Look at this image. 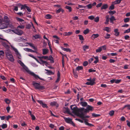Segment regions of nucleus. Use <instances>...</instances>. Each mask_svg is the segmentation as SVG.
<instances>
[{
	"label": "nucleus",
	"mask_w": 130,
	"mask_h": 130,
	"mask_svg": "<svg viewBox=\"0 0 130 130\" xmlns=\"http://www.w3.org/2000/svg\"><path fill=\"white\" fill-rule=\"evenodd\" d=\"M94 17L93 15H91L88 17V18L91 20H92L94 19Z\"/></svg>",
	"instance_id": "55"
},
{
	"label": "nucleus",
	"mask_w": 130,
	"mask_h": 130,
	"mask_svg": "<svg viewBox=\"0 0 130 130\" xmlns=\"http://www.w3.org/2000/svg\"><path fill=\"white\" fill-rule=\"evenodd\" d=\"M31 26L30 24H27L26 25V28L28 29H30L31 27Z\"/></svg>",
	"instance_id": "61"
},
{
	"label": "nucleus",
	"mask_w": 130,
	"mask_h": 130,
	"mask_svg": "<svg viewBox=\"0 0 130 130\" xmlns=\"http://www.w3.org/2000/svg\"><path fill=\"white\" fill-rule=\"evenodd\" d=\"M16 19L17 21L20 22H22L23 21H24V20L23 19L18 17H17Z\"/></svg>",
	"instance_id": "51"
},
{
	"label": "nucleus",
	"mask_w": 130,
	"mask_h": 130,
	"mask_svg": "<svg viewBox=\"0 0 130 130\" xmlns=\"http://www.w3.org/2000/svg\"><path fill=\"white\" fill-rule=\"evenodd\" d=\"M130 18H126L124 19V22L125 23H127L128 22Z\"/></svg>",
	"instance_id": "44"
},
{
	"label": "nucleus",
	"mask_w": 130,
	"mask_h": 130,
	"mask_svg": "<svg viewBox=\"0 0 130 130\" xmlns=\"http://www.w3.org/2000/svg\"><path fill=\"white\" fill-rule=\"evenodd\" d=\"M4 101L7 104H9L10 103V101L7 98H6L5 99Z\"/></svg>",
	"instance_id": "35"
},
{
	"label": "nucleus",
	"mask_w": 130,
	"mask_h": 130,
	"mask_svg": "<svg viewBox=\"0 0 130 130\" xmlns=\"http://www.w3.org/2000/svg\"><path fill=\"white\" fill-rule=\"evenodd\" d=\"M88 64V62L87 61H86L84 62L83 63V65L84 66H87Z\"/></svg>",
	"instance_id": "60"
},
{
	"label": "nucleus",
	"mask_w": 130,
	"mask_h": 130,
	"mask_svg": "<svg viewBox=\"0 0 130 130\" xmlns=\"http://www.w3.org/2000/svg\"><path fill=\"white\" fill-rule=\"evenodd\" d=\"M33 85L36 89L43 90L45 89V88L44 86H40V84L39 83H33Z\"/></svg>",
	"instance_id": "7"
},
{
	"label": "nucleus",
	"mask_w": 130,
	"mask_h": 130,
	"mask_svg": "<svg viewBox=\"0 0 130 130\" xmlns=\"http://www.w3.org/2000/svg\"><path fill=\"white\" fill-rule=\"evenodd\" d=\"M39 60L40 61L39 63L42 65L43 66H44V64H45L46 66H47V65L48 64L47 62L46 61L43 60L42 59H39Z\"/></svg>",
	"instance_id": "13"
},
{
	"label": "nucleus",
	"mask_w": 130,
	"mask_h": 130,
	"mask_svg": "<svg viewBox=\"0 0 130 130\" xmlns=\"http://www.w3.org/2000/svg\"><path fill=\"white\" fill-rule=\"evenodd\" d=\"M24 50L27 52H30V49L28 48H24Z\"/></svg>",
	"instance_id": "63"
},
{
	"label": "nucleus",
	"mask_w": 130,
	"mask_h": 130,
	"mask_svg": "<svg viewBox=\"0 0 130 130\" xmlns=\"http://www.w3.org/2000/svg\"><path fill=\"white\" fill-rule=\"evenodd\" d=\"M103 30H104L106 31L107 32H109L110 31V28L108 27H105Z\"/></svg>",
	"instance_id": "31"
},
{
	"label": "nucleus",
	"mask_w": 130,
	"mask_h": 130,
	"mask_svg": "<svg viewBox=\"0 0 130 130\" xmlns=\"http://www.w3.org/2000/svg\"><path fill=\"white\" fill-rule=\"evenodd\" d=\"M110 22L111 23H113V21L114 20H116V19L113 16H111L109 18Z\"/></svg>",
	"instance_id": "28"
},
{
	"label": "nucleus",
	"mask_w": 130,
	"mask_h": 130,
	"mask_svg": "<svg viewBox=\"0 0 130 130\" xmlns=\"http://www.w3.org/2000/svg\"><path fill=\"white\" fill-rule=\"evenodd\" d=\"M108 7V6L107 4H105L103 5L101 8V9H106Z\"/></svg>",
	"instance_id": "40"
},
{
	"label": "nucleus",
	"mask_w": 130,
	"mask_h": 130,
	"mask_svg": "<svg viewBox=\"0 0 130 130\" xmlns=\"http://www.w3.org/2000/svg\"><path fill=\"white\" fill-rule=\"evenodd\" d=\"M63 119L67 122L69 123H70L73 126H75V124L72 121V119L70 118H66L65 117H63Z\"/></svg>",
	"instance_id": "9"
},
{
	"label": "nucleus",
	"mask_w": 130,
	"mask_h": 130,
	"mask_svg": "<svg viewBox=\"0 0 130 130\" xmlns=\"http://www.w3.org/2000/svg\"><path fill=\"white\" fill-rule=\"evenodd\" d=\"M110 34L107 33L106 34V36H104V38L105 39H108L110 38Z\"/></svg>",
	"instance_id": "46"
},
{
	"label": "nucleus",
	"mask_w": 130,
	"mask_h": 130,
	"mask_svg": "<svg viewBox=\"0 0 130 130\" xmlns=\"http://www.w3.org/2000/svg\"><path fill=\"white\" fill-rule=\"evenodd\" d=\"M11 31L15 34L20 36L22 35L23 33V31L18 28Z\"/></svg>",
	"instance_id": "5"
},
{
	"label": "nucleus",
	"mask_w": 130,
	"mask_h": 130,
	"mask_svg": "<svg viewBox=\"0 0 130 130\" xmlns=\"http://www.w3.org/2000/svg\"><path fill=\"white\" fill-rule=\"evenodd\" d=\"M115 113V111L113 110H111L109 111L108 113L109 115L110 116H112Z\"/></svg>",
	"instance_id": "27"
},
{
	"label": "nucleus",
	"mask_w": 130,
	"mask_h": 130,
	"mask_svg": "<svg viewBox=\"0 0 130 130\" xmlns=\"http://www.w3.org/2000/svg\"><path fill=\"white\" fill-rule=\"evenodd\" d=\"M48 60L50 61V62L51 63H53L54 62L53 58L52 56L50 55L49 57H48Z\"/></svg>",
	"instance_id": "20"
},
{
	"label": "nucleus",
	"mask_w": 130,
	"mask_h": 130,
	"mask_svg": "<svg viewBox=\"0 0 130 130\" xmlns=\"http://www.w3.org/2000/svg\"><path fill=\"white\" fill-rule=\"evenodd\" d=\"M85 6V7H87L88 8V9H90L92 8V4H90L87 5L86 6Z\"/></svg>",
	"instance_id": "41"
},
{
	"label": "nucleus",
	"mask_w": 130,
	"mask_h": 130,
	"mask_svg": "<svg viewBox=\"0 0 130 130\" xmlns=\"http://www.w3.org/2000/svg\"><path fill=\"white\" fill-rule=\"evenodd\" d=\"M83 111L81 113V115H82V117L81 116H79L81 118H82L83 120H84V122L85 124L89 126H93L94 125L93 124L89 123L87 121L88 120L87 119H85V118H89V117L88 116H85L83 114Z\"/></svg>",
	"instance_id": "4"
},
{
	"label": "nucleus",
	"mask_w": 130,
	"mask_h": 130,
	"mask_svg": "<svg viewBox=\"0 0 130 130\" xmlns=\"http://www.w3.org/2000/svg\"><path fill=\"white\" fill-rule=\"evenodd\" d=\"M4 23L1 24L0 25V29H3L7 28L9 27H10L9 22V19L7 16H5Z\"/></svg>",
	"instance_id": "2"
},
{
	"label": "nucleus",
	"mask_w": 130,
	"mask_h": 130,
	"mask_svg": "<svg viewBox=\"0 0 130 130\" xmlns=\"http://www.w3.org/2000/svg\"><path fill=\"white\" fill-rule=\"evenodd\" d=\"M22 67L25 71L29 74H30L32 72L29 70L28 68L24 64Z\"/></svg>",
	"instance_id": "17"
},
{
	"label": "nucleus",
	"mask_w": 130,
	"mask_h": 130,
	"mask_svg": "<svg viewBox=\"0 0 130 130\" xmlns=\"http://www.w3.org/2000/svg\"><path fill=\"white\" fill-rule=\"evenodd\" d=\"M89 48V46L87 45H85L83 47V50L85 51L86 50L88 49Z\"/></svg>",
	"instance_id": "38"
},
{
	"label": "nucleus",
	"mask_w": 130,
	"mask_h": 130,
	"mask_svg": "<svg viewBox=\"0 0 130 130\" xmlns=\"http://www.w3.org/2000/svg\"><path fill=\"white\" fill-rule=\"evenodd\" d=\"M79 39L80 40H84L83 36L81 35H79Z\"/></svg>",
	"instance_id": "53"
},
{
	"label": "nucleus",
	"mask_w": 130,
	"mask_h": 130,
	"mask_svg": "<svg viewBox=\"0 0 130 130\" xmlns=\"http://www.w3.org/2000/svg\"><path fill=\"white\" fill-rule=\"evenodd\" d=\"M4 52L2 51H0V57L1 58H3L4 57Z\"/></svg>",
	"instance_id": "33"
},
{
	"label": "nucleus",
	"mask_w": 130,
	"mask_h": 130,
	"mask_svg": "<svg viewBox=\"0 0 130 130\" xmlns=\"http://www.w3.org/2000/svg\"><path fill=\"white\" fill-rule=\"evenodd\" d=\"M10 44V43L7 40H5L4 41L2 42V45L6 48L8 49L9 48V46L8 44Z\"/></svg>",
	"instance_id": "10"
},
{
	"label": "nucleus",
	"mask_w": 130,
	"mask_h": 130,
	"mask_svg": "<svg viewBox=\"0 0 130 130\" xmlns=\"http://www.w3.org/2000/svg\"><path fill=\"white\" fill-rule=\"evenodd\" d=\"M73 105H71L70 106L72 112L78 116H81L82 117V115L80 114L82 112L84 111V108L78 109L77 107H73Z\"/></svg>",
	"instance_id": "1"
},
{
	"label": "nucleus",
	"mask_w": 130,
	"mask_h": 130,
	"mask_svg": "<svg viewBox=\"0 0 130 130\" xmlns=\"http://www.w3.org/2000/svg\"><path fill=\"white\" fill-rule=\"evenodd\" d=\"M106 46L104 45L98 47L97 49L96 50V53L100 52L102 50H105L106 49Z\"/></svg>",
	"instance_id": "11"
},
{
	"label": "nucleus",
	"mask_w": 130,
	"mask_h": 130,
	"mask_svg": "<svg viewBox=\"0 0 130 130\" xmlns=\"http://www.w3.org/2000/svg\"><path fill=\"white\" fill-rule=\"evenodd\" d=\"M121 79H115V83L116 84H118L121 81Z\"/></svg>",
	"instance_id": "62"
},
{
	"label": "nucleus",
	"mask_w": 130,
	"mask_h": 130,
	"mask_svg": "<svg viewBox=\"0 0 130 130\" xmlns=\"http://www.w3.org/2000/svg\"><path fill=\"white\" fill-rule=\"evenodd\" d=\"M21 6V10H22L23 9H24L25 8H26V6L25 5H22Z\"/></svg>",
	"instance_id": "58"
},
{
	"label": "nucleus",
	"mask_w": 130,
	"mask_h": 130,
	"mask_svg": "<svg viewBox=\"0 0 130 130\" xmlns=\"http://www.w3.org/2000/svg\"><path fill=\"white\" fill-rule=\"evenodd\" d=\"M130 66V64L128 65H125L124 66V69H129L130 68H128V67H129V66Z\"/></svg>",
	"instance_id": "49"
},
{
	"label": "nucleus",
	"mask_w": 130,
	"mask_h": 130,
	"mask_svg": "<svg viewBox=\"0 0 130 130\" xmlns=\"http://www.w3.org/2000/svg\"><path fill=\"white\" fill-rule=\"evenodd\" d=\"M11 47L12 50L15 52V54L18 57V58L20 59L21 58V56L19 52L17 49L12 45H11Z\"/></svg>",
	"instance_id": "8"
},
{
	"label": "nucleus",
	"mask_w": 130,
	"mask_h": 130,
	"mask_svg": "<svg viewBox=\"0 0 130 130\" xmlns=\"http://www.w3.org/2000/svg\"><path fill=\"white\" fill-rule=\"evenodd\" d=\"M122 0H116L112 3V4L116 5L120 4Z\"/></svg>",
	"instance_id": "22"
},
{
	"label": "nucleus",
	"mask_w": 130,
	"mask_h": 130,
	"mask_svg": "<svg viewBox=\"0 0 130 130\" xmlns=\"http://www.w3.org/2000/svg\"><path fill=\"white\" fill-rule=\"evenodd\" d=\"M63 110L65 112L68 113L69 112V110L67 107H64Z\"/></svg>",
	"instance_id": "32"
},
{
	"label": "nucleus",
	"mask_w": 130,
	"mask_h": 130,
	"mask_svg": "<svg viewBox=\"0 0 130 130\" xmlns=\"http://www.w3.org/2000/svg\"><path fill=\"white\" fill-rule=\"evenodd\" d=\"M93 109V108L91 106L88 105L86 108L85 109L84 111L85 112H87L89 111H92Z\"/></svg>",
	"instance_id": "12"
},
{
	"label": "nucleus",
	"mask_w": 130,
	"mask_h": 130,
	"mask_svg": "<svg viewBox=\"0 0 130 130\" xmlns=\"http://www.w3.org/2000/svg\"><path fill=\"white\" fill-rule=\"evenodd\" d=\"M60 79V73L58 71L57 72V80L55 81L56 83H58Z\"/></svg>",
	"instance_id": "19"
},
{
	"label": "nucleus",
	"mask_w": 130,
	"mask_h": 130,
	"mask_svg": "<svg viewBox=\"0 0 130 130\" xmlns=\"http://www.w3.org/2000/svg\"><path fill=\"white\" fill-rule=\"evenodd\" d=\"M95 80L96 78L94 77L92 79H91V78L89 79H87V80L89 82H87L85 84L87 85H93L95 84Z\"/></svg>",
	"instance_id": "6"
},
{
	"label": "nucleus",
	"mask_w": 130,
	"mask_h": 130,
	"mask_svg": "<svg viewBox=\"0 0 130 130\" xmlns=\"http://www.w3.org/2000/svg\"><path fill=\"white\" fill-rule=\"evenodd\" d=\"M61 49L64 51L66 52H70V50L69 48H65L62 47H61Z\"/></svg>",
	"instance_id": "30"
},
{
	"label": "nucleus",
	"mask_w": 130,
	"mask_h": 130,
	"mask_svg": "<svg viewBox=\"0 0 130 130\" xmlns=\"http://www.w3.org/2000/svg\"><path fill=\"white\" fill-rule=\"evenodd\" d=\"M130 32V28L126 30L125 31L124 33H128Z\"/></svg>",
	"instance_id": "64"
},
{
	"label": "nucleus",
	"mask_w": 130,
	"mask_h": 130,
	"mask_svg": "<svg viewBox=\"0 0 130 130\" xmlns=\"http://www.w3.org/2000/svg\"><path fill=\"white\" fill-rule=\"evenodd\" d=\"M30 75L33 76L34 77H35L37 79L38 78L42 80H44V79L43 78H40L38 75H36L34 73L32 72L30 74Z\"/></svg>",
	"instance_id": "14"
},
{
	"label": "nucleus",
	"mask_w": 130,
	"mask_h": 130,
	"mask_svg": "<svg viewBox=\"0 0 130 130\" xmlns=\"http://www.w3.org/2000/svg\"><path fill=\"white\" fill-rule=\"evenodd\" d=\"M73 33L72 32H64L63 34V35L65 36H70Z\"/></svg>",
	"instance_id": "25"
},
{
	"label": "nucleus",
	"mask_w": 130,
	"mask_h": 130,
	"mask_svg": "<svg viewBox=\"0 0 130 130\" xmlns=\"http://www.w3.org/2000/svg\"><path fill=\"white\" fill-rule=\"evenodd\" d=\"M88 71L89 72H95L96 71V70H95L91 69H89Z\"/></svg>",
	"instance_id": "59"
},
{
	"label": "nucleus",
	"mask_w": 130,
	"mask_h": 130,
	"mask_svg": "<svg viewBox=\"0 0 130 130\" xmlns=\"http://www.w3.org/2000/svg\"><path fill=\"white\" fill-rule=\"evenodd\" d=\"M26 44H27L29 45L30 46L32 47L34 50L36 51L37 50V47L35 46L34 44L31 43L26 42Z\"/></svg>",
	"instance_id": "16"
},
{
	"label": "nucleus",
	"mask_w": 130,
	"mask_h": 130,
	"mask_svg": "<svg viewBox=\"0 0 130 130\" xmlns=\"http://www.w3.org/2000/svg\"><path fill=\"white\" fill-rule=\"evenodd\" d=\"M37 101L42 105V106L43 108L47 107V105L43 103L42 101L37 100Z\"/></svg>",
	"instance_id": "15"
},
{
	"label": "nucleus",
	"mask_w": 130,
	"mask_h": 130,
	"mask_svg": "<svg viewBox=\"0 0 130 130\" xmlns=\"http://www.w3.org/2000/svg\"><path fill=\"white\" fill-rule=\"evenodd\" d=\"M51 17L52 16L50 14H47L45 16V18L47 19H50Z\"/></svg>",
	"instance_id": "42"
},
{
	"label": "nucleus",
	"mask_w": 130,
	"mask_h": 130,
	"mask_svg": "<svg viewBox=\"0 0 130 130\" xmlns=\"http://www.w3.org/2000/svg\"><path fill=\"white\" fill-rule=\"evenodd\" d=\"M114 32H115V35L116 36H118L119 35V32L118 31V29H116L114 30Z\"/></svg>",
	"instance_id": "24"
},
{
	"label": "nucleus",
	"mask_w": 130,
	"mask_h": 130,
	"mask_svg": "<svg viewBox=\"0 0 130 130\" xmlns=\"http://www.w3.org/2000/svg\"><path fill=\"white\" fill-rule=\"evenodd\" d=\"M89 32V30L87 28L85 30L84 32L83 33L84 34H85L86 35L88 34Z\"/></svg>",
	"instance_id": "45"
},
{
	"label": "nucleus",
	"mask_w": 130,
	"mask_h": 130,
	"mask_svg": "<svg viewBox=\"0 0 130 130\" xmlns=\"http://www.w3.org/2000/svg\"><path fill=\"white\" fill-rule=\"evenodd\" d=\"M33 37L35 39H36L39 38H40V36L38 34L36 35L33 36Z\"/></svg>",
	"instance_id": "36"
},
{
	"label": "nucleus",
	"mask_w": 130,
	"mask_h": 130,
	"mask_svg": "<svg viewBox=\"0 0 130 130\" xmlns=\"http://www.w3.org/2000/svg\"><path fill=\"white\" fill-rule=\"evenodd\" d=\"M92 115L94 117H96L99 116L100 115L95 114L94 113H93L92 114Z\"/></svg>",
	"instance_id": "47"
},
{
	"label": "nucleus",
	"mask_w": 130,
	"mask_h": 130,
	"mask_svg": "<svg viewBox=\"0 0 130 130\" xmlns=\"http://www.w3.org/2000/svg\"><path fill=\"white\" fill-rule=\"evenodd\" d=\"M1 127L3 129H4L7 127V125L6 124H3L1 125Z\"/></svg>",
	"instance_id": "43"
},
{
	"label": "nucleus",
	"mask_w": 130,
	"mask_h": 130,
	"mask_svg": "<svg viewBox=\"0 0 130 130\" xmlns=\"http://www.w3.org/2000/svg\"><path fill=\"white\" fill-rule=\"evenodd\" d=\"M38 57L40 59H43L44 60H47L48 58V56H38Z\"/></svg>",
	"instance_id": "26"
},
{
	"label": "nucleus",
	"mask_w": 130,
	"mask_h": 130,
	"mask_svg": "<svg viewBox=\"0 0 130 130\" xmlns=\"http://www.w3.org/2000/svg\"><path fill=\"white\" fill-rule=\"evenodd\" d=\"M65 8L68 9L70 12L71 11L72 8L71 7L67 6L65 7Z\"/></svg>",
	"instance_id": "48"
},
{
	"label": "nucleus",
	"mask_w": 130,
	"mask_h": 130,
	"mask_svg": "<svg viewBox=\"0 0 130 130\" xmlns=\"http://www.w3.org/2000/svg\"><path fill=\"white\" fill-rule=\"evenodd\" d=\"M24 26L21 25L18 26L17 28H20L21 29H23L24 28Z\"/></svg>",
	"instance_id": "57"
},
{
	"label": "nucleus",
	"mask_w": 130,
	"mask_h": 130,
	"mask_svg": "<svg viewBox=\"0 0 130 130\" xmlns=\"http://www.w3.org/2000/svg\"><path fill=\"white\" fill-rule=\"evenodd\" d=\"M43 52L42 54L43 55L46 54L48 52V50L47 48H44L42 50Z\"/></svg>",
	"instance_id": "21"
},
{
	"label": "nucleus",
	"mask_w": 130,
	"mask_h": 130,
	"mask_svg": "<svg viewBox=\"0 0 130 130\" xmlns=\"http://www.w3.org/2000/svg\"><path fill=\"white\" fill-rule=\"evenodd\" d=\"M99 20V17H97L95 18L94 19V21L96 22H98Z\"/></svg>",
	"instance_id": "50"
},
{
	"label": "nucleus",
	"mask_w": 130,
	"mask_h": 130,
	"mask_svg": "<svg viewBox=\"0 0 130 130\" xmlns=\"http://www.w3.org/2000/svg\"><path fill=\"white\" fill-rule=\"evenodd\" d=\"M45 70L47 72V73L48 75H50L51 74H54V72H53L51 70H48L46 69H45Z\"/></svg>",
	"instance_id": "23"
},
{
	"label": "nucleus",
	"mask_w": 130,
	"mask_h": 130,
	"mask_svg": "<svg viewBox=\"0 0 130 130\" xmlns=\"http://www.w3.org/2000/svg\"><path fill=\"white\" fill-rule=\"evenodd\" d=\"M61 11L62 12H64V10L61 8H60L58 10L56 11V12L57 13H58L60 12Z\"/></svg>",
	"instance_id": "34"
},
{
	"label": "nucleus",
	"mask_w": 130,
	"mask_h": 130,
	"mask_svg": "<svg viewBox=\"0 0 130 130\" xmlns=\"http://www.w3.org/2000/svg\"><path fill=\"white\" fill-rule=\"evenodd\" d=\"M124 108H126L127 109L130 110V105H125L124 106Z\"/></svg>",
	"instance_id": "52"
},
{
	"label": "nucleus",
	"mask_w": 130,
	"mask_h": 130,
	"mask_svg": "<svg viewBox=\"0 0 130 130\" xmlns=\"http://www.w3.org/2000/svg\"><path fill=\"white\" fill-rule=\"evenodd\" d=\"M18 61V62L20 63L21 66L22 67L24 65V63L21 60H19Z\"/></svg>",
	"instance_id": "54"
},
{
	"label": "nucleus",
	"mask_w": 130,
	"mask_h": 130,
	"mask_svg": "<svg viewBox=\"0 0 130 130\" xmlns=\"http://www.w3.org/2000/svg\"><path fill=\"white\" fill-rule=\"evenodd\" d=\"M99 36V35L98 34H93L91 36V38L93 40L96 38L98 37Z\"/></svg>",
	"instance_id": "18"
},
{
	"label": "nucleus",
	"mask_w": 130,
	"mask_h": 130,
	"mask_svg": "<svg viewBox=\"0 0 130 130\" xmlns=\"http://www.w3.org/2000/svg\"><path fill=\"white\" fill-rule=\"evenodd\" d=\"M50 105L52 106H56L57 107L58 106V105L56 102H54L50 103Z\"/></svg>",
	"instance_id": "29"
},
{
	"label": "nucleus",
	"mask_w": 130,
	"mask_h": 130,
	"mask_svg": "<svg viewBox=\"0 0 130 130\" xmlns=\"http://www.w3.org/2000/svg\"><path fill=\"white\" fill-rule=\"evenodd\" d=\"M80 104L83 107H85L87 105V103L86 102H82Z\"/></svg>",
	"instance_id": "37"
},
{
	"label": "nucleus",
	"mask_w": 130,
	"mask_h": 130,
	"mask_svg": "<svg viewBox=\"0 0 130 130\" xmlns=\"http://www.w3.org/2000/svg\"><path fill=\"white\" fill-rule=\"evenodd\" d=\"M112 4L109 7V9L110 10H113L114 8V5H113V4Z\"/></svg>",
	"instance_id": "56"
},
{
	"label": "nucleus",
	"mask_w": 130,
	"mask_h": 130,
	"mask_svg": "<svg viewBox=\"0 0 130 130\" xmlns=\"http://www.w3.org/2000/svg\"><path fill=\"white\" fill-rule=\"evenodd\" d=\"M6 56L7 58L10 61L13 62L14 59L11 52L9 49H7L5 51Z\"/></svg>",
	"instance_id": "3"
},
{
	"label": "nucleus",
	"mask_w": 130,
	"mask_h": 130,
	"mask_svg": "<svg viewBox=\"0 0 130 130\" xmlns=\"http://www.w3.org/2000/svg\"><path fill=\"white\" fill-rule=\"evenodd\" d=\"M83 69V67L82 66H78L76 68V70L77 71H79Z\"/></svg>",
	"instance_id": "39"
}]
</instances>
